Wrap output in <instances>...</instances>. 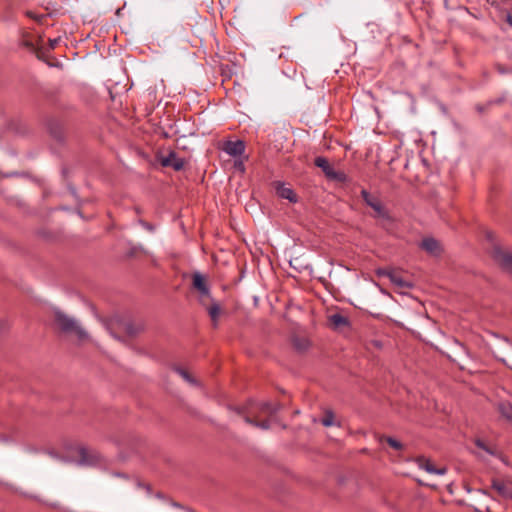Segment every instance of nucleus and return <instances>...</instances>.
<instances>
[{
    "label": "nucleus",
    "mask_w": 512,
    "mask_h": 512,
    "mask_svg": "<svg viewBox=\"0 0 512 512\" xmlns=\"http://www.w3.org/2000/svg\"><path fill=\"white\" fill-rule=\"evenodd\" d=\"M379 275L386 276L389 280L399 288H410L412 284L405 280L398 272L391 270H379Z\"/></svg>",
    "instance_id": "nucleus-8"
},
{
    "label": "nucleus",
    "mask_w": 512,
    "mask_h": 512,
    "mask_svg": "<svg viewBox=\"0 0 512 512\" xmlns=\"http://www.w3.org/2000/svg\"><path fill=\"white\" fill-rule=\"evenodd\" d=\"M141 224L149 231H154L155 230V227L150 225L149 223H146V222H141Z\"/></svg>",
    "instance_id": "nucleus-26"
},
{
    "label": "nucleus",
    "mask_w": 512,
    "mask_h": 512,
    "mask_svg": "<svg viewBox=\"0 0 512 512\" xmlns=\"http://www.w3.org/2000/svg\"><path fill=\"white\" fill-rule=\"evenodd\" d=\"M498 410L504 418L512 422V405L509 402H501Z\"/></svg>",
    "instance_id": "nucleus-17"
},
{
    "label": "nucleus",
    "mask_w": 512,
    "mask_h": 512,
    "mask_svg": "<svg viewBox=\"0 0 512 512\" xmlns=\"http://www.w3.org/2000/svg\"><path fill=\"white\" fill-rule=\"evenodd\" d=\"M106 327L115 339L123 342L137 336L144 330V325L141 322H134L120 316L110 317L106 321Z\"/></svg>",
    "instance_id": "nucleus-1"
},
{
    "label": "nucleus",
    "mask_w": 512,
    "mask_h": 512,
    "mask_svg": "<svg viewBox=\"0 0 512 512\" xmlns=\"http://www.w3.org/2000/svg\"><path fill=\"white\" fill-rule=\"evenodd\" d=\"M279 410L278 405H273L268 402H251L246 409L245 421L255 427L266 430L270 428L269 420L259 421V418L262 415L265 416H273Z\"/></svg>",
    "instance_id": "nucleus-2"
},
{
    "label": "nucleus",
    "mask_w": 512,
    "mask_h": 512,
    "mask_svg": "<svg viewBox=\"0 0 512 512\" xmlns=\"http://www.w3.org/2000/svg\"><path fill=\"white\" fill-rule=\"evenodd\" d=\"M361 196L364 202L373 209L375 217L388 218V212L382 201L377 196L371 195L366 190L361 191Z\"/></svg>",
    "instance_id": "nucleus-5"
},
{
    "label": "nucleus",
    "mask_w": 512,
    "mask_h": 512,
    "mask_svg": "<svg viewBox=\"0 0 512 512\" xmlns=\"http://www.w3.org/2000/svg\"><path fill=\"white\" fill-rule=\"evenodd\" d=\"M330 319V322L335 326V327H340V326H345L348 324V320L346 317H344L343 315L339 314V313H336V314H333L329 317Z\"/></svg>",
    "instance_id": "nucleus-18"
},
{
    "label": "nucleus",
    "mask_w": 512,
    "mask_h": 512,
    "mask_svg": "<svg viewBox=\"0 0 512 512\" xmlns=\"http://www.w3.org/2000/svg\"><path fill=\"white\" fill-rule=\"evenodd\" d=\"M206 309L211 318L213 326L216 327L218 325V319L222 313V309H221L220 305L216 302H213Z\"/></svg>",
    "instance_id": "nucleus-15"
},
{
    "label": "nucleus",
    "mask_w": 512,
    "mask_h": 512,
    "mask_svg": "<svg viewBox=\"0 0 512 512\" xmlns=\"http://www.w3.org/2000/svg\"><path fill=\"white\" fill-rule=\"evenodd\" d=\"M185 164V159L176 152L170 151L168 155L162 156V167H172L175 171H180L184 168Z\"/></svg>",
    "instance_id": "nucleus-7"
},
{
    "label": "nucleus",
    "mask_w": 512,
    "mask_h": 512,
    "mask_svg": "<svg viewBox=\"0 0 512 512\" xmlns=\"http://www.w3.org/2000/svg\"><path fill=\"white\" fill-rule=\"evenodd\" d=\"M384 440L388 443V445L391 448H393L395 450H401L403 448L402 443L395 438H392V437H381L380 438V442H382Z\"/></svg>",
    "instance_id": "nucleus-20"
},
{
    "label": "nucleus",
    "mask_w": 512,
    "mask_h": 512,
    "mask_svg": "<svg viewBox=\"0 0 512 512\" xmlns=\"http://www.w3.org/2000/svg\"><path fill=\"white\" fill-rule=\"evenodd\" d=\"M476 445H477L479 448L483 449L485 452H487V453H488V454H490V455L496 456V455L498 454V452H497V450H496V449H494V448H492V447L487 446V445H486L483 441H481V440H477V441H476Z\"/></svg>",
    "instance_id": "nucleus-23"
},
{
    "label": "nucleus",
    "mask_w": 512,
    "mask_h": 512,
    "mask_svg": "<svg viewBox=\"0 0 512 512\" xmlns=\"http://www.w3.org/2000/svg\"><path fill=\"white\" fill-rule=\"evenodd\" d=\"M321 423L326 427L334 425V414L331 411H326L324 417L321 420Z\"/></svg>",
    "instance_id": "nucleus-21"
},
{
    "label": "nucleus",
    "mask_w": 512,
    "mask_h": 512,
    "mask_svg": "<svg viewBox=\"0 0 512 512\" xmlns=\"http://www.w3.org/2000/svg\"><path fill=\"white\" fill-rule=\"evenodd\" d=\"M418 465L421 469H424L426 472L431 474L444 475L447 471L445 467L435 468L432 462L425 458L418 459Z\"/></svg>",
    "instance_id": "nucleus-14"
},
{
    "label": "nucleus",
    "mask_w": 512,
    "mask_h": 512,
    "mask_svg": "<svg viewBox=\"0 0 512 512\" xmlns=\"http://www.w3.org/2000/svg\"><path fill=\"white\" fill-rule=\"evenodd\" d=\"M421 247L431 253V254H437L440 251V246L438 241H436L433 238H426L422 241Z\"/></svg>",
    "instance_id": "nucleus-16"
},
{
    "label": "nucleus",
    "mask_w": 512,
    "mask_h": 512,
    "mask_svg": "<svg viewBox=\"0 0 512 512\" xmlns=\"http://www.w3.org/2000/svg\"><path fill=\"white\" fill-rule=\"evenodd\" d=\"M79 463L82 465H96L100 462V455L87 447H79Z\"/></svg>",
    "instance_id": "nucleus-6"
},
{
    "label": "nucleus",
    "mask_w": 512,
    "mask_h": 512,
    "mask_svg": "<svg viewBox=\"0 0 512 512\" xmlns=\"http://www.w3.org/2000/svg\"><path fill=\"white\" fill-rule=\"evenodd\" d=\"M175 371L188 383L196 384L195 379L186 370L182 368H175Z\"/></svg>",
    "instance_id": "nucleus-22"
},
{
    "label": "nucleus",
    "mask_w": 512,
    "mask_h": 512,
    "mask_svg": "<svg viewBox=\"0 0 512 512\" xmlns=\"http://www.w3.org/2000/svg\"><path fill=\"white\" fill-rule=\"evenodd\" d=\"M222 150L232 157H237L244 153L245 143L241 140L227 141L224 143Z\"/></svg>",
    "instance_id": "nucleus-9"
},
{
    "label": "nucleus",
    "mask_w": 512,
    "mask_h": 512,
    "mask_svg": "<svg viewBox=\"0 0 512 512\" xmlns=\"http://www.w3.org/2000/svg\"><path fill=\"white\" fill-rule=\"evenodd\" d=\"M275 189H276V193L279 197H281L283 199H287L292 203L297 202V196L294 193L293 189L286 186L284 183L276 182Z\"/></svg>",
    "instance_id": "nucleus-11"
},
{
    "label": "nucleus",
    "mask_w": 512,
    "mask_h": 512,
    "mask_svg": "<svg viewBox=\"0 0 512 512\" xmlns=\"http://www.w3.org/2000/svg\"><path fill=\"white\" fill-rule=\"evenodd\" d=\"M494 259L501 267L512 272V253L497 248L494 251Z\"/></svg>",
    "instance_id": "nucleus-10"
},
{
    "label": "nucleus",
    "mask_w": 512,
    "mask_h": 512,
    "mask_svg": "<svg viewBox=\"0 0 512 512\" xmlns=\"http://www.w3.org/2000/svg\"><path fill=\"white\" fill-rule=\"evenodd\" d=\"M235 167L238 168L240 171H244V164L242 161H235Z\"/></svg>",
    "instance_id": "nucleus-25"
},
{
    "label": "nucleus",
    "mask_w": 512,
    "mask_h": 512,
    "mask_svg": "<svg viewBox=\"0 0 512 512\" xmlns=\"http://www.w3.org/2000/svg\"><path fill=\"white\" fill-rule=\"evenodd\" d=\"M506 21L508 22V24L510 26H512V15L511 14H508L507 17H506Z\"/></svg>",
    "instance_id": "nucleus-27"
},
{
    "label": "nucleus",
    "mask_w": 512,
    "mask_h": 512,
    "mask_svg": "<svg viewBox=\"0 0 512 512\" xmlns=\"http://www.w3.org/2000/svg\"><path fill=\"white\" fill-rule=\"evenodd\" d=\"M26 14L28 17L34 19L36 22L40 24H44L49 18L48 14H39L33 11H27Z\"/></svg>",
    "instance_id": "nucleus-19"
},
{
    "label": "nucleus",
    "mask_w": 512,
    "mask_h": 512,
    "mask_svg": "<svg viewBox=\"0 0 512 512\" xmlns=\"http://www.w3.org/2000/svg\"><path fill=\"white\" fill-rule=\"evenodd\" d=\"M158 157H159V152H156L155 153V158L158 159Z\"/></svg>",
    "instance_id": "nucleus-28"
},
{
    "label": "nucleus",
    "mask_w": 512,
    "mask_h": 512,
    "mask_svg": "<svg viewBox=\"0 0 512 512\" xmlns=\"http://www.w3.org/2000/svg\"><path fill=\"white\" fill-rule=\"evenodd\" d=\"M314 164L323 171V173L328 179L336 180L339 182L346 181V174L341 171H336L329 163L327 158L322 156L316 157L314 160Z\"/></svg>",
    "instance_id": "nucleus-4"
},
{
    "label": "nucleus",
    "mask_w": 512,
    "mask_h": 512,
    "mask_svg": "<svg viewBox=\"0 0 512 512\" xmlns=\"http://www.w3.org/2000/svg\"><path fill=\"white\" fill-rule=\"evenodd\" d=\"M192 279L193 287L199 291L201 296H209V288L205 277L199 272H196L193 274Z\"/></svg>",
    "instance_id": "nucleus-12"
},
{
    "label": "nucleus",
    "mask_w": 512,
    "mask_h": 512,
    "mask_svg": "<svg viewBox=\"0 0 512 512\" xmlns=\"http://www.w3.org/2000/svg\"><path fill=\"white\" fill-rule=\"evenodd\" d=\"M492 487L498 492L499 495L505 498L512 499V483L496 480L493 482Z\"/></svg>",
    "instance_id": "nucleus-13"
},
{
    "label": "nucleus",
    "mask_w": 512,
    "mask_h": 512,
    "mask_svg": "<svg viewBox=\"0 0 512 512\" xmlns=\"http://www.w3.org/2000/svg\"><path fill=\"white\" fill-rule=\"evenodd\" d=\"M59 42H60V38L49 39V46H50V48L51 49L56 48Z\"/></svg>",
    "instance_id": "nucleus-24"
},
{
    "label": "nucleus",
    "mask_w": 512,
    "mask_h": 512,
    "mask_svg": "<svg viewBox=\"0 0 512 512\" xmlns=\"http://www.w3.org/2000/svg\"><path fill=\"white\" fill-rule=\"evenodd\" d=\"M55 322L62 332L76 336L79 341L88 339L87 332L66 314L60 311L55 312Z\"/></svg>",
    "instance_id": "nucleus-3"
}]
</instances>
